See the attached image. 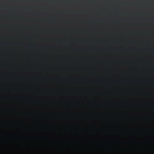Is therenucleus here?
<instances>
[{"instance_id":"nucleus-3","label":"nucleus","mask_w":154,"mask_h":154,"mask_svg":"<svg viewBox=\"0 0 154 154\" xmlns=\"http://www.w3.org/2000/svg\"><path fill=\"white\" fill-rule=\"evenodd\" d=\"M68 144H69V142H68Z\"/></svg>"},{"instance_id":"nucleus-2","label":"nucleus","mask_w":154,"mask_h":154,"mask_svg":"<svg viewBox=\"0 0 154 154\" xmlns=\"http://www.w3.org/2000/svg\"><path fill=\"white\" fill-rule=\"evenodd\" d=\"M73 144H74V141H72Z\"/></svg>"},{"instance_id":"nucleus-1","label":"nucleus","mask_w":154,"mask_h":154,"mask_svg":"<svg viewBox=\"0 0 154 154\" xmlns=\"http://www.w3.org/2000/svg\"><path fill=\"white\" fill-rule=\"evenodd\" d=\"M154 144L153 142H119L114 143L113 141H111V142H109V144Z\"/></svg>"}]
</instances>
